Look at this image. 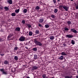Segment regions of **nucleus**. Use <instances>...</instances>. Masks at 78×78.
I'll return each mask as SVG.
<instances>
[{
    "instance_id": "obj_1",
    "label": "nucleus",
    "mask_w": 78,
    "mask_h": 78,
    "mask_svg": "<svg viewBox=\"0 0 78 78\" xmlns=\"http://www.w3.org/2000/svg\"><path fill=\"white\" fill-rule=\"evenodd\" d=\"M34 43L37 45V46H42V44L39 41H38L37 40L35 39L34 40Z\"/></svg>"
},
{
    "instance_id": "obj_2",
    "label": "nucleus",
    "mask_w": 78,
    "mask_h": 78,
    "mask_svg": "<svg viewBox=\"0 0 78 78\" xmlns=\"http://www.w3.org/2000/svg\"><path fill=\"white\" fill-rule=\"evenodd\" d=\"M25 37L23 36H21L20 37L19 39V41H20V42H23V41H25Z\"/></svg>"
},
{
    "instance_id": "obj_3",
    "label": "nucleus",
    "mask_w": 78,
    "mask_h": 78,
    "mask_svg": "<svg viewBox=\"0 0 78 78\" xmlns=\"http://www.w3.org/2000/svg\"><path fill=\"white\" fill-rule=\"evenodd\" d=\"M71 32H72L73 33H75L76 34L78 33L77 31L75 30L74 28H71Z\"/></svg>"
},
{
    "instance_id": "obj_4",
    "label": "nucleus",
    "mask_w": 78,
    "mask_h": 78,
    "mask_svg": "<svg viewBox=\"0 0 78 78\" xmlns=\"http://www.w3.org/2000/svg\"><path fill=\"white\" fill-rule=\"evenodd\" d=\"M38 69V67L36 66H33L32 68L31 69V70H37Z\"/></svg>"
},
{
    "instance_id": "obj_5",
    "label": "nucleus",
    "mask_w": 78,
    "mask_h": 78,
    "mask_svg": "<svg viewBox=\"0 0 78 78\" xmlns=\"http://www.w3.org/2000/svg\"><path fill=\"white\" fill-rule=\"evenodd\" d=\"M0 71L2 72V74H4V75H6L7 74L6 73L5 71V70H4L3 69H0Z\"/></svg>"
},
{
    "instance_id": "obj_6",
    "label": "nucleus",
    "mask_w": 78,
    "mask_h": 78,
    "mask_svg": "<svg viewBox=\"0 0 78 78\" xmlns=\"http://www.w3.org/2000/svg\"><path fill=\"white\" fill-rule=\"evenodd\" d=\"M63 8L66 11H69V7H67L66 6L64 5L63 6Z\"/></svg>"
},
{
    "instance_id": "obj_7",
    "label": "nucleus",
    "mask_w": 78,
    "mask_h": 78,
    "mask_svg": "<svg viewBox=\"0 0 78 78\" xmlns=\"http://www.w3.org/2000/svg\"><path fill=\"white\" fill-rule=\"evenodd\" d=\"M66 37H68V38H73V36L70 34H67L66 35Z\"/></svg>"
},
{
    "instance_id": "obj_8",
    "label": "nucleus",
    "mask_w": 78,
    "mask_h": 78,
    "mask_svg": "<svg viewBox=\"0 0 78 78\" xmlns=\"http://www.w3.org/2000/svg\"><path fill=\"white\" fill-rule=\"evenodd\" d=\"M36 34H40V32L39 30H36L35 32Z\"/></svg>"
},
{
    "instance_id": "obj_9",
    "label": "nucleus",
    "mask_w": 78,
    "mask_h": 78,
    "mask_svg": "<svg viewBox=\"0 0 78 78\" xmlns=\"http://www.w3.org/2000/svg\"><path fill=\"white\" fill-rule=\"evenodd\" d=\"M44 19L43 18H41L39 20V23H42L44 22Z\"/></svg>"
},
{
    "instance_id": "obj_10",
    "label": "nucleus",
    "mask_w": 78,
    "mask_h": 78,
    "mask_svg": "<svg viewBox=\"0 0 78 78\" xmlns=\"http://www.w3.org/2000/svg\"><path fill=\"white\" fill-rule=\"evenodd\" d=\"M49 38L51 40H53L55 39V37L53 36H51Z\"/></svg>"
},
{
    "instance_id": "obj_11",
    "label": "nucleus",
    "mask_w": 78,
    "mask_h": 78,
    "mask_svg": "<svg viewBox=\"0 0 78 78\" xmlns=\"http://www.w3.org/2000/svg\"><path fill=\"white\" fill-rule=\"evenodd\" d=\"M61 55H63V56H66L67 54H66V53H65L64 52H62Z\"/></svg>"
},
{
    "instance_id": "obj_12",
    "label": "nucleus",
    "mask_w": 78,
    "mask_h": 78,
    "mask_svg": "<svg viewBox=\"0 0 78 78\" xmlns=\"http://www.w3.org/2000/svg\"><path fill=\"white\" fill-rule=\"evenodd\" d=\"M58 59L60 60H62L63 59H64V56L62 55H61L59 57Z\"/></svg>"
},
{
    "instance_id": "obj_13",
    "label": "nucleus",
    "mask_w": 78,
    "mask_h": 78,
    "mask_svg": "<svg viewBox=\"0 0 78 78\" xmlns=\"http://www.w3.org/2000/svg\"><path fill=\"white\" fill-rule=\"evenodd\" d=\"M20 27H16L15 29V31H20Z\"/></svg>"
},
{
    "instance_id": "obj_14",
    "label": "nucleus",
    "mask_w": 78,
    "mask_h": 78,
    "mask_svg": "<svg viewBox=\"0 0 78 78\" xmlns=\"http://www.w3.org/2000/svg\"><path fill=\"white\" fill-rule=\"evenodd\" d=\"M26 25L28 27V28H31V27H32L31 25L30 24H26Z\"/></svg>"
},
{
    "instance_id": "obj_15",
    "label": "nucleus",
    "mask_w": 78,
    "mask_h": 78,
    "mask_svg": "<svg viewBox=\"0 0 78 78\" xmlns=\"http://www.w3.org/2000/svg\"><path fill=\"white\" fill-rule=\"evenodd\" d=\"M11 71L12 72H16V69L14 68H12L11 69Z\"/></svg>"
},
{
    "instance_id": "obj_16",
    "label": "nucleus",
    "mask_w": 78,
    "mask_h": 78,
    "mask_svg": "<svg viewBox=\"0 0 78 78\" xmlns=\"http://www.w3.org/2000/svg\"><path fill=\"white\" fill-rule=\"evenodd\" d=\"M66 23L68 24V25H71L72 24V22H71V21H68Z\"/></svg>"
},
{
    "instance_id": "obj_17",
    "label": "nucleus",
    "mask_w": 78,
    "mask_h": 78,
    "mask_svg": "<svg viewBox=\"0 0 78 78\" xmlns=\"http://www.w3.org/2000/svg\"><path fill=\"white\" fill-rule=\"evenodd\" d=\"M65 78H73V76H65Z\"/></svg>"
},
{
    "instance_id": "obj_18",
    "label": "nucleus",
    "mask_w": 78,
    "mask_h": 78,
    "mask_svg": "<svg viewBox=\"0 0 78 78\" xmlns=\"http://www.w3.org/2000/svg\"><path fill=\"white\" fill-rule=\"evenodd\" d=\"M4 64H5V65H7V64H9V62L6 60H5L4 61Z\"/></svg>"
},
{
    "instance_id": "obj_19",
    "label": "nucleus",
    "mask_w": 78,
    "mask_h": 78,
    "mask_svg": "<svg viewBox=\"0 0 78 78\" xmlns=\"http://www.w3.org/2000/svg\"><path fill=\"white\" fill-rule=\"evenodd\" d=\"M20 9H16L15 10V12L16 13H19V12Z\"/></svg>"
},
{
    "instance_id": "obj_20",
    "label": "nucleus",
    "mask_w": 78,
    "mask_h": 78,
    "mask_svg": "<svg viewBox=\"0 0 78 78\" xmlns=\"http://www.w3.org/2000/svg\"><path fill=\"white\" fill-rule=\"evenodd\" d=\"M36 9L37 10H39V9H40V7L39 6H37L35 7Z\"/></svg>"
},
{
    "instance_id": "obj_21",
    "label": "nucleus",
    "mask_w": 78,
    "mask_h": 78,
    "mask_svg": "<svg viewBox=\"0 0 78 78\" xmlns=\"http://www.w3.org/2000/svg\"><path fill=\"white\" fill-rule=\"evenodd\" d=\"M23 12L24 14L25 13H27V9H24L23 10Z\"/></svg>"
},
{
    "instance_id": "obj_22",
    "label": "nucleus",
    "mask_w": 78,
    "mask_h": 78,
    "mask_svg": "<svg viewBox=\"0 0 78 78\" xmlns=\"http://www.w3.org/2000/svg\"><path fill=\"white\" fill-rule=\"evenodd\" d=\"M29 35L30 36H32V35H33V33H32V32H31V31L29 32Z\"/></svg>"
},
{
    "instance_id": "obj_23",
    "label": "nucleus",
    "mask_w": 78,
    "mask_h": 78,
    "mask_svg": "<svg viewBox=\"0 0 78 78\" xmlns=\"http://www.w3.org/2000/svg\"><path fill=\"white\" fill-rule=\"evenodd\" d=\"M71 43L73 45H74L75 44V41L73 40H72L71 41Z\"/></svg>"
},
{
    "instance_id": "obj_24",
    "label": "nucleus",
    "mask_w": 78,
    "mask_h": 78,
    "mask_svg": "<svg viewBox=\"0 0 78 78\" xmlns=\"http://www.w3.org/2000/svg\"><path fill=\"white\" fill-rule=\"evenodd\" d=\"M14 59L15 60H18L19 58H18V57L17 56H15Z\"/></svg>"
},
{
    "instance_id": "obj_25",
    "label": "nucleus",
    "mask_w": 78,
    "mask_h": 78,
    "mask_svg": "<svg viewBox=\"0 0 78 78\" xmlns=\"http://www.w3.org/2000/svg\"><path fill=\"white\" fill-rule=\"evenodd\" d=\"M45 26V28H49V25L48 24H46Z\"/></svg>"
},
{
    "instance_id": "obj_26",
    "label": "nucleus",
    "mask_w": 78,
    "mask_h": 78,
    "mask_svg": "<svg viewBox=\"0 0 78 78\" xmlns=\"http://www.w3.org/2000/svg\"><path fill=\"white\" fill-rule=\"evenodd\" d=\"M64 29L65 31H68V30H69V28L67 27H64Z\"/></svg>"
},
{
    "instance_id": "obj_27",
    "label": "nucleus",
    "mask_w": 78,
    "mask_h": 78,
    "mask_svg": "<svg viewBox=\"0 0 78 78\" xmlns=\"http://www.w3.org/2000/svg\"><path fill=\"white\" fill-rule=\"evenodd\" d=\"M33 50L34 51H36L37 50V48H34L33 49Z\"/></svg>"
},
{
    "instance_id": "obj_28",
    "label": "nucleus",
    "mask_w": 78,
    "mask_h": 78,
    "mask_svg": "<svg viewBox=\"0 0 78 78\" xmlns=\"http://www.w3.org/2000/svg\"><path fill=\"white\" fill-rule=\"evenodd\" d=\"M54 12L55 13H56L58 12V9H54Z\"/></svg>"
},
{
    "instance_id": "obj_29",
    "label": "nucleus",
    "mask_w": 78,
    "mask_h": 78,
    "mask_svg": "<svg viewBox=\"0 0 78 78\" xmlns=\"http://www.w3.org/2000/svg\"><path fill=\"white\" fill-rule=\"evenodd\" d=\"M34 59H37V55H34Z\"/></svg>"
},
{
    "instance_id": "obj_30",
    "label": "nucleus",
    "mask_w": 78,
    "mask_h": 78,
    "mask_svg": "<svg viewBox=\"0 0 78 78\" xmlns=\"http://www.w3.org/2000/svg\"><path fill=\"white\" fill-rule=\"evenodd\" d=\"M11 15L12 16H16V13H12Z\"/></svg>"
},
{
    "instance_id": "obj_31",
    "label": "nucleus",
    "mask_w": 78,
    "mask_h": 78,
    "mask_svg": "<svg viewBox=\"0 0 78 78\" xmlns=\"http://www.w3.org/2000/svg\"><path fill=\"white\" fill-rule=\"evenodd\" d=\"M4 9L5 10H8V9H8V7H4Z\"/></svg>"
},
{
    "instance_id": "obj_32",
    "label": "nucleus",
    "mask_w": 78,
    "mask_h": 78,
    "mask_svg": "<svg viewBox=\"0 0 78 78\" xmlns=\"http://www.w3.org/2000/svg\"><path fill=\"white\" fill-rule=\"evenodd\" d=\"M22 23H23V24H25V20H23L22 22Z\"/></svg>"
},
{
    "instance_id": "obj_33",
    "label": "nucleus",
    "mask_w": 78,
    "mask_h": 78,
    "mask_svg": "<svg viewBox=\"0 0 78 78\" xmlns=\"http://www.w3.org/2000/svg\"><path fill=\"white\" fill-rule=\"evenodd\" d=\"M66 75H67L69 74V71H67L66 73Z\"/></svg>"
},
{
    "instance_id": "obj_34",
    "label": "nucleus",
    "mask_w": 78,
    "mask_h": 78,
    "mask_svg": "<svg viewBox=\"0 0 78 78\" xmlns=\"http://www.w3.org/2000/svg\"><path fill=\"white\" fill-rule=\"evenodd\" d=\"M38 26L40 27H42V25L40 23L38 24Z\"/></svg>"
},
{
    "instance_id": "obj_35",
    "label": "nucleus",
    "mask_w": 78,
    "mask_h": 78,
    "mask_svg": "<svg viewBox=\"0 0 78 78\" xmlns=\"http://www.w3.org/2000/svg\"><path fill=\"white\" fill-rule=\"evenodd\" d=\"M3 6H2V5H0V10H1V9H3Z\"/></svg>"
},
{
    "instance_id": "obj_36",
    "label": "nucleus",
    "mask_w": 78,
    "mask_h": 78,
    "mask_svg": "<svg viewBox=\"0 0 78 78\" xmlns=\"http://www.w3.org/2000/svg\"><path fill=\"white\" fill-rule=\"evenodd\" d=\"M18 49V47H16L14 48V50H17Z\"/></svg>"
},
{
    "instance_id": "obj_37",
    "label": "nucleus",
    "mask_w": 78,
    "mask_h": 78,
    "mask_svg": "<svg viewBox=\"0 0 78 78\" xmlns=\"http://www.w3.org/2000/svg\"><path fill=\"white\" fill-rule=\"evenodd\" d=\"M51 17L52 18H55V15H51Z\"/></svg>"
},
{
    "instance_id": "obj_38",
    "label": "nucleus",
    "mask_w": 78,
    "mask_h": 78,
    "mask_svg": "<svg viewBox=\"0 0 78 78\" xmlns=\"http://www.w3.org/2000/svg\"><path fill=\"white\" fill-rule=\"evenodd\" d=\"M10 35H9L8 37V40H9H9L10 39Z\"/></svg>"
},
{
    "instance_id": "obj_39",
    "label": "nucleus",
    "mask_w": 78,
    "mask_h": 78,
    "mask_svg": "<svg viewBox=\"0 0 78 78\" xmlns=\"http://www.w3.org/2000/svg\"><path fill=\"white\" fill-rule=\"evenodd\" d=\"M63 45L64 47H67V45L65 43L63 44Z\"/></svg>"
},
{
    "instance_id": "obj_40",
    "label": "nucleus",
    "mask_w": 78,
    "mask_h": 78,
    "mask_svg": "<svg viewBox=\"0 0 78 78\" xmlns=\"http://www.w3.org/2000/svg\"><path fill=\"white\" fill-rule=\"evenodd\" d=\"M12 0H10V4H12Z\"/></svg>"
},
{
    "instance_id": "obj_41",
    "label": "nucleus",
    "mask_w": 78,
    "mask_h": 78,
    "mask_svg": "<svg viewBox=\"0 0 78 78\" xmlns=\"http://www.w3.org/2000/svg\"><path fill=\"white\" fill-rule=\"evenodd\" d=\"M53 1V2L54 4H55V3H56V1L55 0H54Z\"/></svg>"
},
{
    "instance_id": "obj_42",
    "label": "nucleus",
    "mask_w": 78,
    "mask_h": 78,
    "mask_svg": "<svg viewBox=\"0 0 78 78\" xmlns=\"http://www.w3.org/2000/svg\"><path fill=\"white\" fill-rule=\"evenodd\" d=\"M20 45L21 46H22V45H23V44H22V43H20Z\"/></svg>"
},
{
    "instance_id": "obj_43",
    "label": "nucleus",
    "mask_w": 78,
    "mask_h": 78,
    "mask_svg": "<svg viewBox=\"0 0 78 78\" xmlns=\"http://www.w3.org/2000/svg\"><path fill=\"white\" fill-rule=\"evenodd\" d=\"M8 2L9 3V4H10V0H8Z\"/></svg>"
},
{
    "instance_id": "obj_44",
    "label": "nucleus",
    "mask_w": 78,
    "mask_h": 78,
    "mask_svg": "<svg viewBox=\"0 0 78 78\" xmlns=\"http://www.w3.org/2000/svg\"><path fill=\"white\" fill-rule=\"evenodd\" d=\"M5 55V54H0V55H1V56H3V55Z\"/></svg>"
},
{
    "instance_id": "obj_45",
    "label": "nucleus",
    "mask_w": 78,
    "mask_h": 78,
    "mask_svg": "<svg viewBox=\"0 0 78 78\" xmlns=\"http://www.w3.org/2000/svg\"><path fill=\"white\" fill-rule=\"evenodd\" d=\"M59 8H61L62 7L63 8V6H62V5H60V6H59Z\"/></svg>"
},
{
    "instance_id": "obj_46",
    "label": "nucleus",
    "mask_w": 78,
    "mask_h": 78,
    "mask_svg": "<svg viewBox=\"0 0 78 78\" xmlns=\"http://www.w3.org/2000/svg\"><path fill=\"white\" fill-rule=\"evenodd\" d=\"M25 47V48H26V49H28V47L27 46H26Z\"/></svg>"
},
{
    "instance_id": "obj_47",
    "label": "nucleus",
    "mask_w": 78,
    "mask_h": 78,
    "mask_svg": "<svg viewBox=\"0 0 78 78\" xmlns=\"http://www.w3.org/2000/svg\"><path fill=\"white\" fill-rule=\"evenodd\" d=\"M76 78H78V75L76 76Z\"/></svg>"
},
{
    "instance_id": "obj_48",
    "label": "nucleus",
    "mask_w": 78,
    "mask_h": 78,
    "mask_svg": "<svg viewBox=\"0 0 78 78\" xmlns=\"http://www.w3.org/2000/svg\"><path fill=\"white\" fill-rule=\"evenodd\" d=\"M1 40H2V38H1L0 37V41H1Z\"/></svg>"
},
{
    "instance_id": "obj_49",
    "label": "nucleus",
    "mask_w": 78,
    "mask_h": 78,
    "mask_svg": "<svg viewBox=\"0 0 78 78\" xmlns=\"http://www.w3.org/2000/svg\"><path fill=\"white\" fill-rule=\"evenodd\" d=\"M27 78H30L29 77H27Z\"/></svg>"
},
{
    "instance_id": "obj_50",
    "label": "nucleus",
    "mask_w": 78,
    "mask_h": 78,
    "mask_svg": "<svg viewBox=\"0 0 78 78\" xmlns=\"http://www.w3.org/2000/svg\"><path fill=\"white\" fill-rule=\"evenodd\" d=\"M58 2H60V0H57Z\"/></svg>"
},
{
    "instance_id": "obj_51",
    "label": "nucleus",
    "mask_w": 78,
    "mask_h": 78,
    "mask_svg": "<svg viewBox=\"0 0 78 78\" xmlns=\"http://www.w3.org/2000/svg\"><path fill=\"white\" fill-rule=\"evenodd\" d=\"M71 1H73V0H71Z\"/></svg>"
},
{
    "instance_id": "obj_52",
    "label": "nucleus",
    "mask_w": 78,
    "mask_h": 78,
    "mask_svg": "<svg viewBox=\"0 0 78 78\" xmlns=\"http://www.w3.org/2000/svg\"><path fill=\"white\" fill-rule=\"evenodd\" d=\"M52 78H54L52 77Z\"/></svg>"
}]
</instances>
